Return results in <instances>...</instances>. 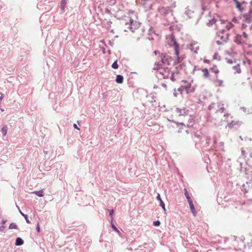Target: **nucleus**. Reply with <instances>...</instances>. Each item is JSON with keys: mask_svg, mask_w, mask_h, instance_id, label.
I'll return each instance as SVG.
<instances>
[{"mask_svg": "<svg viewBox=\"0 0 252 252\" xmlns=\"http://www.w3.org/2000/svg\"><path fill=\"white\" fill-rule=\"evenodd\" d=\"M37 231L38 232H40V228H39V225L38 223L37 224Z\"/></svg>", "mask_w": 252, "mask_h": 252, "instance_id": "41", "label": "nucleus"}, {"mask_svg": "<svg viewBox=\"0 0 252 252\" xmlns=\"http://www.w3.org/2000/svg\"><path fill=\"white\" fill-rule=\"evenodd\" d=\"M224 109L223 107H222L220 109H218L217 110V113L220 112V113H222L223 112Z\"/></svg>", "mask_w": 252, "mask_h": 252, "instance_id": "33", "label": "nucleus"}, {"mask_svg": "<svg viewBox=\"0 0 252 252\" xmlns=\"http://www.w3.org/2000/svg\"><path fill=\"white\" fill-rule=\"evenodd\" d=\"M185 13L189 18H191L193 16L194 12L192 10L189 9V7H187L185 9Z\"/></svg>", "mask_w": 252, "mask_h": 252, "instance_id": "13", "label": "nucleus"}, {"mask_svg": "<svg viewBox=\"0 0 252 252\" xmlns=\"http://www.w3.org/2000/svg\"><path fill=\"white\" fill-rule=\"evenodd\" d=\"M189 205L190 209L191 210V211L192 213L193 214V216H195L196 214V212L195 211V207L194 206V205L193 204V202L192 201H189L188 202Z\"/></svg>", "mask_w": 252, "mask_h": 252, "instance_id": "14", "label": "nucleus"}, {"mask_svg": "<svg viewBox=\"0 0 252 252\" xmlns=\"http://www.w3.org/2000/svg\"><path fill=\"white\" fill-rule=\"evenodd\" d=\"M172 42H173L172 45L173 46L174 49L175 55H176V57L178 60V62L180 63L181 62L182 59L179 57V45L174 38L172 39Z\"/></svg>", "mask_w": 252, "mask_h": 252, "instance_id": "5", "label": "nucleus"}, {"mask_svg": "<svg viewBox=\"0 0 252 252\" xmlns=\"http://www.w3.org/2000/svg\"><path fill=\"white\" fill-rule=\"evenodd\" d=\"M22 215L25 217V219L28 223H30V221L28 219V217L27 215H24L23 213H21Z\"/></svg>", "mask_w": 252, "mask_h": 252, "instance_id": "31", "label": "nucleus"}, {"mask_svg": "<svg viewBox=\"0 0 252 252\" xmlns=\"http://www.w3.org/2000/svg\"><path fill=\"white\" fill-rule=\"evenodd\" d=\"M232 68H233V70L234 71L235 73H241V68H240V66L239 64H237V65L233 66Z\"/></svg>", "mask_w": 252, "mask_h": 252, "instance_id": "15", "label": "nucleus"}, {"mask_svg": "<svg viewBox=\"0 0 252 252\" xmlns=\"http://www.w3.org/2000/svg\"><path fill=\"white\" fill-rule=\"evenodd\" d=\"M157 198L158 200L160 201V202H161V201H162L161 198H160L159 194H158Z\"/></svg>", "mask_w": 252, "mask_h": 252, "instance_id": "36", "label": "nucleus"}, {"mask_svg": "<svg viewBox=\"0 0 252 252\" xmlns=\"http://www.w3.org/2000/svg\"><path fill=\"white\" fill-rule=\"evenodd\" d=\"M234 0L236 2V4H237V6L238 7L239 6V2L236 0Z\"/></svg>", "mask_w": 252, "mask_h": 252, "instance_id": "43", "label": "nucleus"}, {"mask_svg": "<svg viewBox=\"0 0 252 252\" xmlns=\"http://www.w3.org/2000/svg\"><path fill=\"white\" fill-rule=\"evenodd\" d=\"M215 83H216V86H223V81L222 80L218 79L217 78H216Z\"/></svg>", "mask_w": 252, "mask_h": 252, "instance_id": "18", "label": "nucleus"}, {"mask_svg": "<svg viewBox=\"0 0 252 252\" xmlns=\"http://www.w3.org/2000/svg\"><path fill=\"white\" fill-rule=\"evenodd\" d=\"M158 73L159 74H160L161 76H162L163 78H168L169 77L170 73L169 72V70L168 69L166 70L163 69H158Z\"/></svg>", "mask_w": 252, "mask_h": 252, "instance_id": "8", "label": "nucleus"}, {"mask_svg": "<svg viewBox=\"0 0 252 252\" xmlns=\"http://www.w3.org/2000/svg\"><path fill=\"white\" fill-rule=\"evenodd\" d=\"M160 224V222L159 220L154 221L153 224L155 226H158Z\"/></svg>", "mask_w": 252, "mask_h": 252, "instance_id": "29", "label": "nucleus"}, {"mask_svg": "<svg viewBox=\"0 0 252 252\" xmlns=\"http://www.w3.org/2000/svg\"><path fill=\"white\" fill-rule=\"evenodd\" d=\"M32 193L35 194L36 195H37L38 196H39V197H42L44 196L43 190L35 191L34 192H33Z\"/></svg>", "mask_w": 252, "mask_h": 252, "instance_id": "21", "label": "nucleus"}, {"mask_svg": "<svg viewBox=\"0 0 252 252\" xmlns=\"http://www.w3.org/2000/svg\"><path fill=\"white\" fill-rule=\"evenodd\" d=\"M159 11L161 14L166 15L170 11V8L169 7H162L159 9Z\"/></svg>", "mask_w": 252, "mask_h": 252, "instance_id": "12", "label": "nucleus"}, {"mask_svg": "<svg viewBox=\"0 0 252 252\" xmlns=\"http://www.w3.org/2000/svg\"><path fill=\"white\" fill-rule=\"evenodd\" d=\"M184 90H185L184 87H183V86H182L179 88H178L177 92H178L179 93L182 94Z\"/></svg>", "mask_w": 252, "mask_h": 252, "instance_id": "28", "label": "nucleus"}, {"mask_svg": "<svg viewBox=\"0 0 252 252\" xmlns=\"http://www.w3.org/2000/svg\"><path fill=\"white\" fill-rule=\"evenodd\" d=\"M1 111L2 112H3V111H4V110H3V109H1Z\"/></svg>", "mask_w": 252, "mask_h": 252, "instance_id": "49", "label": "nucleus"}, {"mask_svg": "<svg viewBox=\"0 0 252 252\" xmlns=\"http://www.w3.org/2000/svg\"><path fill=\"white\" fill-rule=\"evenodd\" d=\"M213 72L216 74H218L219 72V70L217 68H213Z\"/></svg>", "mask_w": 252, "mask_h": 252, "instance_id": "35", "label": "nucleus"}, {"mask_svg": "<svg viewBox=\"0 0 252 252\" xmlns=\"http://www.w3.org/2000/svg\"><path fill=\"white\" fill-rule=\"evenodd\" d=\"M8 127L6 126H3L1 129V132L3 136H5L7 134Z\"/></svg>", "mask_w": 252, "mask_h": 252, "instance_id": "22", "label": "nucleus"}, {"mask_svg": "<svg viewBox=\"0 0 252 252\" xmlns=\"http://www.w3.org/2000/svg\"><path fill=\"white\" fill-rule=\"evenodd\" d=\"M203 73V77L205 78H207L209 76V73L208 70L207 68H204L202 70Z\"/></svg>", "mask_w": 252, "mask_h": 252, "instance_id": "19", "label": "nucleus"}, {"mask_svg": "<svg viewBox=\"0 0 252 252\" xmlns=\"http://www.w3.org/2000/svg\"><path fill=\"white\" fill-rule=\"evenodd\" d=\"M178 113H179V117L182 118V117L186 118L188 117V111L185 108H183V109H177Z\"/></svg>", "mask_w": 252, "mask_h": 252, "instance_id": "7", "label": "nucleus"}, {"mask_svg": "<svg viewBox=\"0 0 252 252\" xmlns=\"http://www.w3.org/2000/svg\"><path fill=\"white\" fill-rule=\"evenodd\" d=\"M123 77L122 75H118L116 77V81L118 83H122L123 81Z\"/></svg>", "mask_w": 252, "mask_h": 252, "instance_id": "20", "label": "nucleus"}, {"mask_svg": "<svg viewBox=\"0 0 252 252\" xmlns=\"http://www.w3.org/2000/svg\"><path fill=\"white\" fill-rule=\"evenodd\" d=\"M242 27H243V28H245L246 27V25H245V24H242Z\"/></svg>", "mask_w": 252, "mask_h": 252, "instance_id": "44", "label": "nucleus"}, {"mask_svg": "<svg viewBox=\"0 0 252 252\" xmlns=\"http://www.w3.org/2000/svg\"><path fill=\"white\" fill-rule=\"evenodd\" d=\"M163 86H164V87L166 86V85L165 84H164V85L163 84Z\"/></svg>", "mask_w": 252, "mask_h": 252, "instance_id": "52", "label": "nucleus"}, {"mask_svg": "<svg viewBox=\"0 0 252 252\" xmlns=\"http://www.w3.org/2000/svg\"><path fill=\"white\" fill-rule=\"evenodd\" d=\"M251 5L252 6V0L251 1Z\"/></svg>", "mask_w": 252, "mask_h": 252, "instance_id": "50", "label": "nucleus"}, {"mask_svg": "<svg viewBox=\"0 0 252 252\" xmlns=\"http://www.w3.org/2000/svg\"><path fill=\"white\" fill-rule=\"evenodd\" d=\"M127 18L129 22H126V25H129L128 28L132 32L139 28L140 23L137 21V17L136 13L134 11H129L128 13Z\"/></svg>", "mask_w": 252, "mask_h": 252, "instance_id": "1", "label": "nucleus"}, {"mask_svg": "<svg viewBox=\"0 0 252 252\" xmlns=\"http://www.w3.org/2000/svg\"><path fill=\"white\" fill-rule=\"evenodd\" d=\"M177 91L176 90H174V95L175 97H177L178 94V93Z\"/></svg>", "mask_w": 252, "mask_h": 252, "instance_id": "38", "label": "nucleus"}, {"mask_svg": "<svg viewBox=\"0 0 252 252\" xmlns=\"http://www.w3.org/2000/svg\"><path fill=\"white\" fill-rule=\"evenodd\" d=\"M113 210H111V211H110V214H109V215H110V216L111 217H112V216H113Z\"/></svg>", "mask_w": 252, "mask_h": 252, "instance_id": "40", "label": "nucleus"}, {"mask_svg": "<svg viewBox=\"0 0 252 252\" xmlns=\"http://www.w3.org/2000/svg\"><path fill=\"white\" fill-rule=\"evenodd\" d=\"M228 38V34L223 29L220 30L217 32L216 36V42L218 45L223 44L226 42Z\"/></svg>", "mask_w": 252, "mask_h": 252, "instance_id": "3", "label": "nucleus"}, {"mask_svg": "<svg viewBox=\"0 0 252 252\" xmlns=\"http://www.w3.org/2000/svg\"><path fill=\"white\" fill-rule=\"evenodd\" d=\"M192 82L193 80H191V82L188 83L183 86V87H184L185 90L187 94L193 93L195 90L196 85H192Z\"/></svg>", "mask_w": 252, "mask_h": 252, "instance_id": "4", "label": "nucleus"}, {"mask_svg": "<svg viewBox=\"0 0 252 252\" xmlns=\"http://www.w3.org/2000/svg\"><path fill=\"white\" fill-rule=\"evenodd\" d=\"M213 24H216L217 29H219L220 27V28L225 27L227 30H229L233 27V24L230 22H222L221 20H217L215 18H213L212 20L210 21L209 23H207V25L211 26Z\"/></svg>", "mask_w": 252, "mask_h": 252, "instance_id": "2", "label": "nucleus"}, {"mask_svg": "<svg viewBox=\"0 0 252 252\" xmlns=\"http://www.w3.org/2000/svg\"><path fill=\"white\" fill-rule=\"evenodd\" d=\"M190 50L194 53H197V51L199 50V47L197 43H191L190 45Z\"/></svg>", "mask_w": 252, "mask_h": 252, "instance_id": "10", "label": "nucleus"}, {"mask_svg": "<svg viewBox=\"0 0 252 252\" xmlns=\"http://www.w3.org/2000/svg\"><path fill=\"white\" fill-rule=\"evenodd\" d=\"M160 206L162 208V209L164 210V211H166V209H165V205H164V203H163V202L162 201H161V202H160Z\"/></svg>", "mask_w": 252, "mask_h": 252, "instance_id": "32", "label": "nucleus"}, {"mask_svg": "<svg viewBox=\"0 0 252 252\" xmlns=\"http://www.w3.org/2000/svg\"><path fill=\"white\" fill-rule=\"evenodd\" d=\"M243 20L248 23H250L252 22V10H251L249 12L244 14Z\"/></svg>", "mask_w": 252, "mask_h": 252, "instance_id": "6", "label": "nucleus"}, {"mask_svg": "<svg viewBox=\"0 0 252 252\" xmlns=\"http://www.w3.org/2000/svg\"><path fill=\"white\" fill-rule=\"evenodd\" d=\"M227 63H233L232 61L231 60H228L227 61Z\"/></svg>", "mask_w": 252, "mask_h": 252, "instance_id": "42", "label": "nucleus"}, {"mask_svg": "<svg viewBox=\"0 0 252 252\" xmlns=\"http://www.w3.org/2000/svg\"><path fill=\"white\" fill-rule=\"evenodd\" d=\"M73 126H74V127L75 128H76V129H78V130H79V129H79V128L77 126V125H76V124H74L73 125Z\"/></svg>", "mask_w": 252, "mask_h": 252, "instance_id": "39", "label": "nucleus"}, {"mask_svg": "<svg viewBox=\"0 0 252 252\" xmlns=\"http://www.w3.org/2000/svg\"><path fill=\"white\" fill-rule=\"evenodd\" d=\"M181 125H183V123H180Z\"/></svg>", "mask_w": 252, "mask_h": 252, "instance_id": "51", "label": "nucleus"}, {"mask_svg": "<svg viewBox=\"0 0 252 252\" xmlns=\"http://www.w3.org/2000/svg\"><path fill=\"white\" fill-rule=\"evenodd\" d=\"M5 222H6V220H2V222H3V223H5Z\"/></svg>", "mask_w": 252, "mask_h": 252, "instance_id": "46", "label": "nucleus"}, {"mask_svg": "<svg viewBox=\"0 0 252 252\" xmlns=\"http://www.w3.org/2000/svg\"><path fill=\"white\" fill-rule=\"evenodd\" d=\"M118 64L117 63V61H116L112 65V67L114 69L118 68Z\"/></svg>", "mask_w": 252, "mask_h": 252, "instance_id": "25", "label": "nucleus"}, {"mask_svg": "<svg viewBox=\"0 0 252 252\" xmlns=\"http://www.w3.org/2000/svg\"><path fill=\"white\" fill-rule=\"evenodd\" d=\"M204 62H205V63H208V60H205V61H204Z\"/></svg>", "mask_w": 252, "mask_h": 252, "instance_id": "47", "label": "nucleus"}, {"mask_svg": "<svg viewBox=\"0 0 252 252\" xmlns=\"http://www.w3.org/2000/svg\"><path fill=\"white\" fill-rule=\"evenodd\" d=\"M9 229H17V226L16 224L11 223L9 227Z\"/></svg>", "mask_w": 252, "mask_h": 252, "instance_id": "23", "label": "nucleus"}, {"mask_svg": "<svg viewBox=\"0 0 252 252\" xmlns=\"http://www.w3.org/2000/svg\"><path fill=\"white\" fill-rule=\"evenodd\" d=\"M244 112H246V109L244 107L241 108Z\"/></svg>", "mask_w": 252, "mask_h": 252, "instance_id": "45", "label": "nucleus"}, {"mask_svg": "<svg viewBox=\"0 0 252 252\" xmlns=\"http://www.w3.org/2000/svg\"><path fill=\"white\" fill-rule=\"evenodd\" d=\"M5 229V227L4 226L2 225L0 226V231L3 232Z\"/></svg>", "mask_w": 252, "mask_h": 252, "instance_id": "34", "label": "nucleus"}, {"mask_svg": "<svg viewBox=\"0 0 252 252\" xmlns=\"http://www.w3.org/2000/svg\"><path fill=\"white\" fill-rule=\"evenodd\" d=\"M235 42L238 44H241L242 43L245 42V40L242 38V36H240V35H237L235 38Z\"/></svg>", "mask_w": 252, "mask_h": 252, "instance_id": "11", "label": "nucleus"}, {"mask_svg": "<svg viewBox=\"0 0 252 252\" xmlns=\"http://www.w3.org/2000/svg\"><path fill=\"white\" fill-rule=\"evenodd\" d=\"M214 105H215V103L211 104V105H209V109L210 110L212 109L213 108V107L214 106Z\"/></svg>", "mask_w": 252, "mask_h": 252, "instance_id": "37", "label": "nucleus"}, {"mask_svg": "<svg viewBox=\"0 0 252 252\" xmlns=\"http://www.w3.org/2000/svg\"><path fill=\"white\" fill-rule=\"evenodd\" d=\"M157 51H155V54H156V55L157 54Z\"/></svg>", "mask_w": 252, "mask_h": 252, "instance_id": "48", "label": "nucleus"}, {"mask_svg": "<svg viewBox=\"0 0 252 252\" xmlns=\"http://www.w3.org/2000/svg\"><path fill=\"white\" fill-rule=\"evenodd\" d=\"M184 191L185 195L186 198L187 199L188 202L192 201L189 196V193L187 189H184Z\"/></svg>", "mask_w": 252, "mask_h": 252, "instance_id": "17", "label": "nucleus"}, {"mask_svg": "<svg viewBox=\"0 0 252 252\" xmlns=\"http://www.w3.org/2000/svg\"><path fill=\"white\" fill-rule=\"evenodd\" d=\"M236 123L234 122H232L231 123L228 124L227 125V126L231 128L234 125H236Z\"/></svg>", "mask_w": 252, "mask_h": 252, "instance_id": "30", "label": "nucleus"}, {"mask_svg": "<svg viewBox=\"0 0 252 252\" xmlns=\"http://www.w3.org/2000/svg\"><path fill=\"white\" fill-rule=\"evenodd\" d=\"M66 3V0H62L61 4V7L63 9L64 8Z\"/></svg>", "mask_w": 252, "mask_h": 252, "instance_id": "24", "label": "nucleus"}, {"mask_svg": "<svg viewBox=\"0 0 252 252\" xmlns=\"http://www.w3.org/2000/svg\"><path fill=\"white\" fill-rule=\"evenodd\" d=\"M24 241L20 237H18L16 239L15 245L16 246H21L23 244Z\"/></svg>", "mask_w": 252, "mask_h": 252, "instance_id": "16", "label": "nucleus"}, {"mask_svg": "<svg viewBox=\"0 0 252 252\" xmlns=\"http://www.w3.org/2000/svg\"><path fill=\"white\" fill-rule=\"evenodd\" d=\"M240 36H242V38H243L245 40V41H246V39L248 38V35L246 32H243L242 35H240Z\"/></svg>", "mask_w": 252, "mask_h": 252, "instance_id": "27", "label": "nucleus"}, {"mask_svg": "<svg viewBox=\"0 0 252 252\" xmlns=\"http://www.w3.org/2000/svg\"><path fill=\"white\" fill-rule=\"evenodd\" d=\"M111 226H112V228L113 229V230L114 231H115L116 232H117L118 233H120V231L118 229V228L115 226V225L114 224H113L112 222H111Z\"/></svg>", "mask_w": 252, "mask_h": 252, "instance_id": "26", "label": "nucleus"}, {"mask_svg": "<svg viewBox=\"0 0 252 252\" xmlns=\"http://www.w3.org/2000/svg\"><path fill=\"white\" fill-rule=\"evenodd\" d=\"M194 252H197V251H194Z\"/></svg>", "mask_w": 252, "mask_h": 252, "instance_id": "53", "label": "nucleus"}, {"mask_svg": "<svg viewBox=\"0 0 252 252\" xmlns=\"http://www.w3.org/2000/svg\"><path fill=\"white\" fill-rule=\"evenodd\" d=\"M177 109H179L178 108H175V109L173 111V114L172 115V119H168L169 121H172L173 122H176V120H177L179 117V113H178Z\"/></svg>", "mask_w": 252, "mask_h": 252, "instance_id": "9", "label": "nucleus"}]
</instances>
